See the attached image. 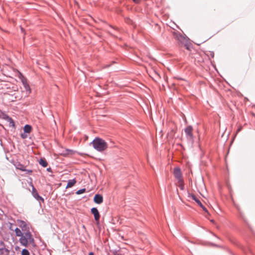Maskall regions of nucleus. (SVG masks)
Masks as SVG:
<instances>
[{
	"mask_svg": "<svg viewBox=\"0 0 255 255\" xmlns=\"http://www.w3.org/2000/svg\"><path fill=\"white\" fill-rule=\"evenodd\" d=\"M19 242L21 245L25 247H27L29 245L34 246V240L31 233L29 231L23 234L19 239Z\"/></svg>",
	"mask_w": 255,
	"mask_h": 255,
	"instance_id": "nucleus-1",
	"label": "nucleus"
},
{
	"mask_svg": "<svg viewBox=\"0 0 255 255\" xmlns=\"http://www.w3.org/2000/svg\"><path fill=\"white\" fill-rule=\"evenodd\" d=\"M94 148L100 152L106 150L108 148V144L103 139L97 137L91 142Z\"/></svg>",
	"mask_w": 255,
	"mask_h": 255,
	"instance_id": "nucleus-2",
	"label": "nucleus"
},
{
	"mask_svg": "<svg viewBox=\"0 0 255 255\" xmlns=\"http://www.w3.org/2000/svg\"><path fill=\"white\" fill-rule=\"evenodd\" d=\"M173 36L178 41L179 45L185 44L187 41L186 38L179 32H173Z\"/></svg>",
	"mask_w": 255,
	"mask_h": 255,
	"instance_id": "nucleus-3",
	"label": "nucleus"
},
{
	"mask_svg": "<svg viewBox=\"0 0 255 255\" xmlns=\"http://www.w3.org/2000/svg\"><path fill=\"white\" fill-rule=\"evenodd\" d=\"M193 128L191 126L187 127L185 129L184 132L186 134V138L189 142H192L193 141L194 136L193 134Z\"/></svg>",
	"mask_w": 255,
	"mask_h": 255,
	"instance_id": "nucleus-4",
	"label": "nucleus"
},
{
	"mask_svg": "<svg viewBox=\"0 0 255 255\" xmlns=\"http://www.w3.org/2000/svg\"><path fill=\"white\" fill-rule=\"evenodd\" d=\"M188 197L194 200L197 203V204L200 207H201L202 208V209L207 213V215H210V213H209L208 211L206 208V207L203 206L201 201L194 194H189Z\"/></svg>",
	"mask_w": 255,
	"mask_h": 255,
	"instance_id": "nucleus-5",
	"label": "nucleus"
},
{
	"mask_svg": "<svg viewBox=\"0 0 255 255\" xmlns=\"http://www.w3.org/2000/svg\"><path fill=\"white\" fill-rule=\"evenodd\" d=\"M173 174L177 181L183 180L182 173L181 172L180 169L179 167H175L174 169Z\"/></svg>",
	"mask_w": 255,
	"mask_h": 255,
	"instance_id": "nucleus-6",
	"label": "nucleus"
},
{
	"mask_svg": "<svg viewBox=\"0 0 255 255\" xmlns=\"http://www.w3.org/2000/svg\"><path fill=\"white\" fill-rule=\"evenodd\" d=\"M91 213L94 215L96 221L99 222L100 215L98 209L96 208H92Z\"/></svg>",
	"mask_w": 255,
	"mask_h": 255,
	"instance_id": "nucleus-7",
	"label": "nucleus"
},
{
	"mask_svg": "<svg viewBox=\"0 0 255 255\" xmlns=\"http://www.w3.org/2000/svg\"><path fill=\"white\" fill-rule=\"evenodd\" d=\"M30 180H31V181L29 182V185L32 187V194L33 196L36 199L41 198L39 196L35 188L34 187V186L32 184V179L31 178H30Z\"/></svg>",
	"mask_w": 255,
	"mask_h": 255,
	"instance_id": "nucleus-8",
	"label": "nucleus"
},
{
	"mask_svg": "<svg viewBox=\"0 0 255 255\" xmlns=\"http://www.w3.org/2000/svg\"><path fill=\"white\" fill-rule=\"evenodd\" d=\"M94 201L97 204H101L103 202V196L100 194L95 195L94 198Z\"/></svg>",
	"mask_w": 255,
	"mask_h": 255,
	"instance_id": "nucleus-9",
	"label": "nucleus"
},
{
	"mask_svg": "<svg viewBox=\"0 0 255 255\" xmlns=\"http://www.w3.org/2000/svg\"><path fill=\"white\" fill-rule=\"evenodd\" d=\"M22 82L24 87V89L26 92V94L29 95L31 93V90L29 85L27 84L25 80H22Z\"/></svg>",
	"mask_w": 255,
	"mask_h": 255,
	"instance_id": "nucleus-10",
	"label": "nucleus"
},
{
	"mask_svg": "<svg viewBox=\"0 0 255 255\" xmlns=\"http://www.w3.org/2000/svg\"><path fill=\"white\" fill-rule=\"evenodd\" d=\"M14 165L15 166V168L17 169H19L21 171L26 170L25 166L19 162H16L15 163H14Z\"/></svg>",
	"mask_w": 255,
	"mask_h": 255,
	"instance_id": "nucleus-11",
	"label": "nucleus"
},
{
	"mask_svg": "<svg viewBox=\"0 0 255 255\" xmlns=\"http://www.w3.org/2000/svg\"><path fill=\"white\" fill-rule=\"evenodd\" d=\"M76 183V180L75 179L69 180L68 181V183L66 186V188H69L72 187Z\"/></svg>",
	"mask_w": 255,
	"mask_h": 255,
	"instance_id": "nucleus-12",
	"label": "nucleus"
},
{
	"mask_svg": "<svg viewBox=\"0 0 255 255\" xmlns=\"http://www.w3.org/2000/svg\"><path fill=\"white\" fill-rule=\"evenodd\" d=\"M39 163L44 167H46L48 165L47 162L44 158H41L39 161Z\"/></svg>",
	"mask_w": 255,
	"mask_h": 255,
	"instance_id": "nucleus-13",
	"label": "nucleus"
},
{
	"mask_svg": "<svg viewBox=\"0 0 255 255\" xmlns=\"http://www.w3.org/2000/svg\"><path fill=\"white\" fill-rule=\"evenodd\" d=\"M178 185L181 190H183L184 189L183 179L178 181Z\"/></svg>",
	"mask_w": 255,
	"mask_h": 255,
	"instance_id": "nucleus-14",
	"label": "nucleus"
},
{
	"mask_svg": "<svg viewBox=\"0 0 255 255\" xmlns=\"http://www.w3.org/2000/svg\"><path fill=\"white\" fill-rule=\"evenodd\" d=\"M14 231H15V232L16 236L17 237H21L23 235V234H22V233L21 231V230L19 228H16L15 229Z\"/></svg>",
	"mask_w": 255,
	"mask_h": 255,
	"instance_id": "nucleus-15",
	"label": "nucleus"
},
{
	"mask_svg": "<svg viewBox=\"0 0 255 255\" xmlns=\"http://www.w3.org/2000/svg\"><path fill=\"white\" fill-rule=\"evenodd\" d=\"M31 127L29 125H25L24 127V131L25 133H29L31 131Z\"/></svg>",
	"mask_w": 255,
	"mask_h": 255,
	"instance_id": "nucleus-16",
	"label": "nucleus"
},
{
	"mask_svg": "<svg viewBox=\"0 0 255 255\" xmlns=\"http://www.w3.org/2000/svg\"><path fill=\"white\" fill-rule=\"evenodd\" d=\"M19 227L23 230L24 229H26L27 227V225L24 221H21L20 222Z\"/></svg>",
	"mask_w": 255,
	"mask_h": 255,
	"instance_id": "nucleus-17",
	"label": "nucleus"
},
{
	"mask_svg": "<svg viewBox=\"0 0 255 255\" xmlns=\"http://www.w3.org/2000/svg\"><path fill=\"white\" fill-rule=\"evenodd\" d=\"M21 255H29V253L27 250L23 249L21 251Z\"/></svg>",
	"mask_w": 255,
	"mask_h": 255,
	"instance_id": "nucleus-18",
	"label": "nucleus"
},
{
	"mask_svg": "<svg viewBox=\"0 0 255 255\" xmlns=\"http://www.w3.org/2000/svg\"><path fill=\"white\" fill-rule=\"evenodd\" d=\"M0 246H1L0 248V251L2 252L3 250L7 251V250L5 249L4 247V244L2 242L0 243Z\"/></svg>",
	"mask_w": 255,
	"mask_h": 255,
	"instance_id": "nucleus-19",
	"label": "nucleus"
},
{
	"mask_svg": "<svg viewBox=\"0 0 255 255\" xmlns=\"http://www.w3.org/2000/svg\"><path fill=\"white\" fill-rule=\"evenodd\" d=\"M85 191H86V189L85 188L84 189H80V190H78L76 192V194H78V195H80L81 194H82V193H84Z\"/></svg>",
	"mask_w": 255,
	"mask_h": 255,
	"instance_id": "nucleus-20",
	"label": "nucleus"
},
{
	"mask_svg": "<svg viewBox=\"0 0 255 255\" xmlns=\"http://www.w3.org/2000/svg\"><path fill=\"white\" fill-rule=\"evenodd\" d=\"M23 171H25L27 174H31L32 173V170H28L26 169V170H23Z\"/></svg>",
	"mask_w": 255,
	"mask_h": 255,
	"instance_id": "nucleus-21",
	"label": "nucleus"
},
{
	"mask_svg": "<svg viewBox=\"0 0 255 255\" xmlns=\"http://www.w3.org/2000/svg\"><path fill=\"white\" fill-rule=\"evenodd\" d=\"M21 136L22 138H25L27 137V134H25V133H21Z\"/></svg>",
	"mask_w": 255,
	"mask_h": 255,
	"instance_id": "nucleus-22",
	"label": "nucleus"
},
{
	"mask_svg": "<svg viewBox=\"0 0 255 255\" xmlns=\"http://www.w3.org/2000/svg\"><path fill=\"white\" fill-rule=\"evenodd\" d=\"M9 122H10V124H11L12 126H14V122H13V121L11 119H9Z\"/></svg>",
	"mask_w": 255,
	"mask_h": 255,
	"instance_id": "nucleus-23",
	"label": "nucleus"
},
{
	"mask_svg": "<svg viewBox=\"0 0 255 255\" xmlns=\"http://www.w3.org/2000/svg\"><path fill=\"white\" fill-rule=\"evenodd\" d=\"M135 3H138L140 2L141 0H132Z\"/></svg>",
	"mask_w": 255,
	"mask_h": 255,
	"instance_id": "nucleus-24",
	"label": "nucleus"
},
{
	"mask_svg": "<svg viewBox=\"0 0 255 255\" xmlns=\"http://www.w3.org/2000/svg\"><path fill=\"white\" fill-rule=\"evenodd\" d=\"M47 170L49 172H51V168H48L47 169Z\"/></svg>",
	"mask_w": 255,
	"mask_h": 255,
	"instance_id": "nucleus-25",
	"label": "nucleus"
},
{
	"mask_svg": "<svg viewBox=\"0 0 255 255\" xmlns=\"http://www.w3.org/2000/svg\"><path fill=\"white\" fill-rule=\"evenodd\" d=\"M89 255H94V253H92V252H90V253H89Z\"/></svg>",
	"mask_w": 255,
	"mask_h": 255,
	"instance_id": "nucleus-26",
	"label": "nucleus"
},
{
	"mask_svg": "<svg viewBox=\"0 0 255 255\" xmlns=\"http://www.w3.org/2000/svg\"><path fill=\"white\" fill-rule=\"evenodd\" d=\"M240 216H241V217L243 219H244V218H243V216H242L241 214H240Z\"/></svg>",
	"mask_w": 255,
	"mask_h": 255,
	"instance_id": "nucleus-27",
	"label": "nucleus"
}]
</instances>
